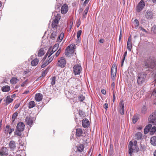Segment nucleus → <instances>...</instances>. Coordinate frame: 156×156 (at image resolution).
<instances>
[{"label": "nucleus", "mask_w": 156, "mask_h": 156, "mask_svg": "<svg viewBox=\"0 0 156 156\" xmlns=\"http://www.w3.org/2000/svg\"><path fill=\"white\" fill-rule=\"evenodd\" d=\"M60 52H59V51H58L55 54V56L56 57H57L58 56L59 54H60Z\"/></svg>", "instance_id": "59"}, {"label": "nucleus", "mask_w": 156, "mask_h": 156, "mask_svg": "<svg viewBox=\"0 0 156 156\" xmlns=\"http://www.w3.org/2000/svg\"><path fill=\"white\" fill-rule=\"evenodd\" d=\"M147 108L146 107L144 106L141 108V112L143 114H145L146 112Z\"/></svg>", "instance_id": "39"}, {"label": "nucleus", "mask_w": 156, "mask_h": 156, "mask_svg": "<svg viewBox=\"0 0 156 156\" xmlns=\"http://www.w3.org/2000/svg\"><path fill=\"white\" fill-rule=\"evenodd\" d=\"M20 105V104H16L14 107V108L15 109H17V108H19V107Z\"/></svg>", "instance_id": "53"}, {"label": "nucleus", "mask_w": 156, "mask_h": 156, "mask_svg": "<svg viewBox=\"0 0 156 156\" xmlns=\"http://www.w3.org/2000/svg\"><path fill=\"white\" fill-rule=\"evenodd\" d=\"M148 120L149 122L154 125H156V111L154 113L150 116Z\"/></svg>", "instance_id": "10"}, {"label": "nucleus", "mask_w": 156, "mask_h": 156, "mask_svg": "<svg viewBox=\"0 0 156 156\" xmlns=\"http://www.w3.org/2000/svg\"><path fill=\"white\" fill-rule=\"evenodd\" d=\"M121 37H122V34H121V30L120 34V35L119 36V41H120V40L121 39Z\"/></svg>", "instance_id": "57"}, {"label": "nucleus", "mask_w": 156, "mask_h": 156, "mask_svg": "<svg viewBox=\"0 0 156 156\" xmlns=\"http://www.w3.org/2000/svg\"><path fill=\"white\" fill-rule=\"evenodd\" d=\"M14 129H10L9 132V134H10L12 132L14 131Z\"/></svg>", "instance_id": "56"}, {"label": "nucleus", "mask_w": 156, "mask_h": 156, "mask_svg": "<svg viewBox=\"0 0 156 156\" xmlns=\"http://www.w3.org/2000/svg\"><path fill=\"white\" fill-rule=\"evenodd\" d=\"M44 54V49L41 48L39 50L38 53V56H41Z\"/></svg>", "instance_id": "31"}, {"label": "nucleus", "mask_w": 156, "mask_h": 156, "mask_svg": "<svg viewBox=\"0 0 156 156\" xmlns=\"http://www.w3.org/2000/svg\"><path fill=\"white\" fill-rule=\"evenodd\" d=\"M150 131V130L147 127H145L144 130V134L147 133Z\"/></svg>", "instance_id": "46"}, {"label": "nucleus", "mask_w": 156, "mask_h": 156, "mask_svg": "<svg viewBox=\"0 0 156 156\" xmlns=\"http://www.w3.org/2000/svg\"><path fill=\"white\" fill-rule=\"evenodd\" d=\"M78 100L80 101H83L85 99V97L82 94L79 95L78 96Z\"/></svg>", "instance_id": "37"}, {"label": "nucleus", "mask_w": 156, "mask_h": 156, "mask_svg": "<svg viewBox=\"0 0 156 156\" xmlns=\"http://www.w3.org/2000/svg\"><path fill=\"white\" fill-rule=\"evenodd\" d=\"M82 70L81 66L79 64H76L73 67V72L75 75H80Z\"/></svg>", "instance_id": "6"}, {"label": "nucleus", "mask_w": 156, "mask_h": 156, "mask_svg": "<svg viewBox=\"0 0 156 156\" xmlns=\"http://www.w3.org/2000/svg\"><path fill=\"white\" fill-rule=\"evenodd\" d=\"M64 36V33H62L58 37L57 40V41L58 42H61Z\"/></svg>", "instance_id": "26"}, {"label": "nucleus", "mask_w": 156, "mask_h": 156, "mask_svg": "<svg viewBox=\"0 0 156 156\" xmlns=\"http://www.w3.org/2000/svg\"><path fill=\"white\" fill-rule=\"evenodd\" d=\"M153 27L154 29V31L155 33H156V25H154L153 26Z\"/></svg>", "instance_id": "63"}, {"label": "nucleus", "mask_w": 156, "mask_h": 156, "mask_svg": "<svg viewBox=\"0 0 156 156\" xmlns=\"http://www.w3.org/2000/svg\"><path fill=\"white\" fill-rule=\"evenodd\" d=\"M27 81V80H26L25 82H23V83L21 84V86L22 87L24 86L25 84H26Z\"/></svg>", "instance_id": "61"}, {"label": "nucleus", "mask_w": 156, "mask_h": 156, "mask_svg": "<svg viewBox=\"0 0 156 156\" xmlns=\"http://www.w3.org/2000/svg\"><path fill=\"white\" fill-rule=\"evenodd\" d=\"M76 136L77 137H80L82 136L83 133L82 129L80 128H78L76 129Z\"/></svg>", "instance_id": "20"}, {"label": "nucleus", "mask_w": 156, "mask_h": 156, "mask_svg": "<svg viewBox=\"0 0 156 156\" xmlns=\"http://www.w3.org/2000/svg\"><path fill=\"white\" fill-rule=\"evenodd\" d=\"M152 125L151 124H149L146 127H147L148 129L150 130V129H151L152 127Z\"/></svg>", "instance_id": "51"}, {"label": "nucleus", "mask_w": 156, "mask_h": 156, "mask_svg": "<svg viewBox=\"0 0 156 156\" xmlns=\"http://www.w3.org/2000/svg\"><path fill=\"white\" fill-rule=\"evenodd\" d=\"M117 72V66L115 64H113L112 67L111 75L112 80H114Z\"/></svg>", "instance_id": "11"}, {"label": "nucleus", "mask_w": 156, "mask_h": 156, "mask_svg": "<svg viewBox=\"0 0 156 156\" xmlns=\"http://www.w3.org/2000/svg\"><path fill=\"white\" fill-rule=\"evenodd\" d=\"M59 47V44H55L53 48H50L48 50L46 53L47 55H48V57L50 56Z\"/></svg>", "instance_id": "8"}, {"label": "nucleus", "mask_w": 156, "mask_h": 156, "mask_svg": "<svg viewBox=\"0 0 156 156\" xmlns=\"http://www.w3.org/2000/svg\"><path fill=\"white\" fill-rule=\"evenodd\" d=\"M127 46L128 50L130 51L132 48L131 41H127Z\"/></svg>", "instance_id": "29"}, {"label": "nucleus", "mask_w": 156, "mask_h": 156, "mask_svg": "<svg viewBox=\"0 0 156 156\" xmlns=\"http://www.w3.org/2000/svg\"><path fill=\"white\" fill-rule=\"evenodd\" d=\"M60 19V16L59 14H57L55 16V19L52 21L51 26L52 28H56L58 24L59 20Z\"/></svg>", "instance_id": "7"}, {"label": "nucleus", "mask_w": 156, "mask_h": 156, "mask_svg": "<svg viewBox=\"0 0 156 156\" xmlns=\"http://www.w3.org/2000/svg\"><path fill=\"white\" fill-rule=\"evenodd\" d=\"M16 156H21V154H20V151H17L16 153Z\"/></svg>", "instance_id": "49"}, {"label": "nucleus", "mask_w": 156, "mask_h": 156, "mask_svg": "<svg viewBox=\"0 0 156 156\" xmlns=\"http://www.w3.org/2000/svg\"><path fill=\"white\" fill-rule=\"evenodd\" d=\"M146 74L143 73H141L138 74L137 76V82L139 84H141L145 81Z\"/></svg>", "instance_id": "5"}, {"label": "nucleus", "mask_w": 156, "mask_h": 156, "mask_svg": "<svg viewBox=\"0 0 156 156\" xmlns=\"http://www.w3.org/2000/svg\"><path fill=\"white\" fill-rule=\"evenodd\" d=\"M145 6V3L143 0H141L138 3L136 6V10L138 12H140L142 10Z\"/></svg>", "instance_id": "12"}, {"label": "nucleus", "mask_w": 156, "mask_h": 156, "mask_svg": "<svg viewBox=\"0 0 156 156\" xmlns=\"http://www.w3.org/2000/svg\"><path fill=\"white\" fill-rule=\"evenodd\" d=\"M82 125L84 128H87L88 127L89 124V122L87 119H83L82 121Z\"/></svg>", "instance_id": "17"}, {"label": "nucleus", "mask_w": 156, "mask_h": 156, "mask_svg": "<svg viewBox=\"0 0 156 156\" xmlns=\"http://www.w3.org/2000/svg\"><path fill=\"white\" fill-rule=\"evenodd\" d=\"M146 150V147L145 145L141 144L140 147V150L144 151Z\"/></svg>", "instance_id": "41"}, {"label": "nucleus", "mask_w": 156, "mask_h": 156, "mask_svg": "<svg viewBox=\"0 0 156 156\" xmlns=\"http://www.w3.org/2000/svg\"><path fill=\"white\" fill-rule=\"evenodd\" d=\"M92 152H93V149H92V148L91 147L90 149L88 151V154H90V156H91L92 155Z\"/></svg>", "instance_id": "48"}, {"label": "nucleus", "mask_w": 156, "mask_h": 156, "mask_svg": "<svg viewBox=\"0 0 156 156\" xmlns=\"http://www.w3.org/2000/svg\"><path fill=\"white\" fill-rule=\"evenodd\" d=\"M39 62V60L37 58H35L31 62V65L32 66H36Z\"/></svg>", "instance_id": "24"}, {"label": "nucleus", "mask_w": 156, "mask_h": 156, "mask_svg": "<svg viewBox=\"0 0 156 156\" xmlns=\"http://www.w3.org/2000/svg\"><path fill=\"white\" fill-rule=\"evenodd\" d=\"M25 121L27 124L30 126L32 125L33 123V121L32 118L30 116H27L25 119Z\"/></svg>", "instance_id": "15"}, {"label": "nucleus", "mask_w": 156, "mask_h": 156, "mask_svg": "<svg viewBox=\"0 0 156 156\" xmlns=\"http://www.w3.org/2000/svg\"><path fill=\"white\" fill-rule=\"evenodd\" d=\"M75 45L72 44L68 46L65 51V53L68 56H70L73 54L74 52L75 47Z\"/></svg>", "instance_id": "4"}, {"label": "nucleus", "mask_w": 156, "mask_h": 156, "mask_svg": "<svg viewBox=\"0 0 156 156\" xmlns=\"http://www.w3.org/2000/svg\"><path fill=\"white\" fill-rule=\"evenodd\" d=\"M131 35H130V36L128 38V39L127 41H131Z\"/></svg>", "instance_id": "64"}, {"label": "nucleus", "mask_w": 156, "mask_h": 156, "mask_svg": "<svg viewBox=\"0 0 156 156\" xmlns=\"http://www.w3.org/2000/svg\"><path fill=\"white\" fill-rule=\"evenodd\" d=\"M8 149L6 147H3L2 148L0 152V155L3 156L8 154Z\"/></svg>", "instance_id": "19"}, {"label": "nucleus", "mask_w": 156, "mask_h": 156, "mask_svg": "<svg viewBox=\"0 0 156 156\" xmlns=\"http://www.w3.org/2000/svg\"><path fill=\"white\" fill-rule=\"evenodd\" d=\"M9 125H6V129H5V131L6 132V133H8L9 132Z\"/></svg>", "instance_id": "45"}, {"label": "nucleus", "mask_w": 156, "mask_h": 156, "mask_svg": "<svg viewBox=\"0 0 156 156\" xmlns=\"http://www.w3.org/2000/svg\"><path fill=\"white\" fill-rule=\"evenodd\" d=\"M137 142L136 140H135L133 143L132 141L129 142L128 147L129 148V152L130 155L132 154L134 150H136L137 151H139V149L137 147Z\"/></svg>", "instance_id": "2"}, {"label": "nucleus", "mask_w": 156, "mask_h": 156, "mask_svg": "<svg viewBox=\"0 0 156 156\" xmlns=\"http://www.w3.org/2000/svg\"><path fill=\"white\" fill-rule=\"evenodd\" d=\"M89 7H87L86 8L85 10H84V11L83 12V18H85L86 17V15L88 12V10H89Z\"/></svg>", "instance_id": "32"}, {"label": "nucleus", "mask_w": 156, "mask_h": 156, "mask_svg": "<svg viewBox=\"0 0 156 156\" xmlns=\"http://www.w3.org/2000/svg\"><path fill=\"white\" fill-rule=\"evenodd\" d=\"M82 31L81 30H79L77 33V39L79 40V38L81 34Z\"/></svg>", "instance_id": "42"}, {"label": "nucleus", "mask_w": 156, "mask_h": 156, "mask_svg": "<svg viewBox=\"0 0 156 156\" xmlns=\"http://www.w3.org/2000/svg\"><path fill=\"white\" fill-rule=\"evenodd\" d=\"M35 105L36 104L34 101H30L29 103L28 108H33L35 107Z\"/></svg>", "instance_id": "27"}, {"label": "nucleus", "mask_w": 156, "mask_h": 156, "mask_svg": "<svg viewBox=\"0 0 156 156\" xmlns=\"http://www.w3.org/2000/svg\"><path fill=\"white\" fill-rule=\"evenodd\" d=\"M56 34L57 33L55 32H53L52 33L51 35V38L52 39L54 40L55 39Z\"/></svg>", "instance_id": "40"}, {"label": "nucleus", "mask_w": 156, "mask_h": 156, "mask_svg": "<svg viewBox=\"0 0 156 156\" xmlns=\"http://www.w3.org/2000/svg\"><path fill=\"white\" fill-rule=\"evenodd\" d=\"M53 59V57L51 56L47 61L49 63H50Z\"/></svg>", "instance_id": "50"}, {"label": "nucleus", "mask_w": 156, "mask_h": 156, "mask_svg": "<svg viewBox=\"0 0 156 156\" xmlns=\"http://www.w3.org/2000/svg\"><path fill=\"white\" fill-rule=\"evenodd\" d=\"M153 14L151 11H147L145 15V17L148 20H151L153 18Z\"/></svg>", "instance_id": "13"}, {"label": "nucleus", "mask_w": 156, "mask_h": 156, "mask_svg": "<svg viewBox=\"0 0 156 156\" xmlns=\"http://www.w3.org/2000/svg\"><path fill=\"white\" fill-rule=\"evenodd\" d=\"M45 74H46V71L45 70L42 73L41 77H44V76H45ZM40 77H41V76Z\"/></svg>", "instance_id": "55"}, {"label": "nucleus", "mask_w": 156, "mask_h": 156, "mask_svg": "<svg viewBox=\"0 0 156 156\" xmlns=\"http://www.w3.org/2000/svg\"><path fill=\"white\" fill-rule=\"evenodd\" d=\"M127 51H126L125 52V53H124V55H123V58H124V59H125V57H126V56L127 55Z\"/></svg>", "instance_id": "60"}, {"label": "nucleus", "mask_w": 156, "mask_h": 156, "mask_svg": "<svg viewBox=\"0 0 156 156\" xmlns=\"http://www.w3.org/2000/svg\"><path fill=\"white\" fill-rule=\"evenodd\" d=\"M56 79V78L55 76H54L51 78V83L52 85H53L55 84Z\"/></svg>", "instance_id": "36"}, {"label": "nucleus", "mask_w": 156, "mask_h": 156, "mask_svg": "<svg viewBox=\"0 0 156 156\" xmlns=\"http://www.w3.org/2000/svg\"><path fill=\"white\" fill-rule=\"evenodd\" d=\"M66 64V61L65 59L63 57L60 58V60L58 61L57 65L61 68L64 67Z\"/></svg>", "instance_id": "9"}, {"label": "nucleus", "mask_w": 156, "mask_h": 156, "mask_svg": "<svg viewBox=\"0 0 156 156\" xmlns=\"http://www.w3.org/2000/svg\"><path fill=\"white\" fill-rule=\"evenodd\" d=\"M18 80L16 78L12 77L10 80V81L11 83L12 84H16L18 81Z\"/></svg>", "instance_id": "30"}, {"label": "nucleus", "mask_w": 156, "mask_h": 156, "mask_svg": "<svg viewBox=\"0 0 156 156\" xmlns=\"http://www.w3.org/2000/svg\"><path fill=\"white\" fill-rule=\"evenodd\" d=\"M13 100L12 98H11L9 96H8L6 100H4V101H5V105H7L12 102Z\"/></svg>", "instance_id": "23"}, {"label": "nucleus", "mask_w": 156, "mask_h": 156, "mask_svg": "<svg viewBox=\"0 0 156 156\" xmlns=\"http://www.w3.org/2000/svg\"><path fill=\"white\" fill-rule=\"evenodd\" d=\"M84 148V145L83 144H80L78 147V150L80 152H81L83 151Z\"/></svg>", "instance_id": "34"}, {"label": "nucleus", "mask_w": 156, "mask_h": 156, "mask_svg": "<svg viewBox=\"0 0 156 156\" xmlns=\"http://www.w3.org/2000/svg\"><path fill=\"white\" fill-rule=\"evenodd\" d=\"M115 99V96L114 91H113V101L114 102Z\"/></svg>", "instance_id": "58"}, {"label": "nucleus", "mask_w": 156, "mask_h": 156, "mask_svg": "<svg viewBox=\"0 0 156 156\" xmlns=\"http://www.w3.org/2000/svg\"><path fill=\"white\" fill-rule=\"evenodd\" d=\"M144 66L146 68H148L152 69L155 66L154 61L151 57H148L144 61Z\"/></svg>", "instance_id": "3"}, {"label": "nucleus", "mask_w": 156, "mask_h": 156, "mask_svg": "<svg viewBox=\"0 0 156 156\" xmlns=\"http://www.w3.org/2000/svg\"><path fill=\"white\" fill-rule=\"evenodd\" d=\"M2 90L3 92H8L10 90V87L8 86H4L2 87Z\"/></svg>", "instance_id": "25"}, {"label": "nucleus", "mask_w": 156, "mask_h": 156, "mask_svg": "<svg viewBox=\"0 0 156 156\" xmlns=\"http://www.w3.org/2000/svg\"><path fill=\"white\" fill-rule=\"evenodd\" d=\"M9 146L11 149L14 150L16 147V143L15 141H11L9 143Z\"/></svg>", "instance_id": "22"}, {"label": "nucleus", "mask_w": 156, "mask_h": 156, "mask_svg": "<svg viewBox=\"0 0 156 156\" xmlns=\"http://www.w3.org/2000/svg\"><path fill=\"white\" fill-rule=\"evenodd\" d=\"M134 22L135 23V27H137L139 26V23L137 20L135 19L134 20Z\"/></svg>", "instance_id": "43"}, {"label": "nucleus", "mask_w": 156, "mask_h": 156, "mask_svg": "<svg viewBox=\"0 0 156 156\" xmlns=\"http://www.w3.org/2000/svg\"><path fill=\"white\" fill-rule=\"evenodd\" d=\"M124 103L123 101H121L119 103V105L120 107V109L119 110L120 113L122 115L124 113Z\"/></svg>", "instance_id": "16"}, {"label": "nucleus", "mask_w": 156, "mask_h": 156, "mask_svg": "<svg viewBox=\"0 0 156 156\" xmlns=\"http://www.w3.org/2000/svg\"><path fill=\"white\" fill-rule=\"evenodd\" d=\"M139 119L137 115H134L133 118V123H135Z\"/></svg>", "instance_id": "35"}, {"label": "nucleus", "mask_w": 156, "mask_h": 156, "mask_svg": "<svg viewBox=\"0 0 156 156\" xmlns=\"http://www.w3.org/2000/svg\"><path fill=\"white\" fill-rule=\"evenodd\" d=\"M79 114L80 116H83L84 113L81 110H80L79 111Z\"/></svg>", "instance_id": "47"}, {"label": "nucleus", "mask_w": 156, "mask_h": 156, "mask_svg": "<svg viewBox=\"0 0 156 156\" xmlns=\"http://www.w3.org/2000/svg\"><path fill=\"white\" fill-rule=\"evenodd\" d=\"M124 60H125L124 58H123V59L122 60V61L121 64V67H122L123 65V63H124Z\"/></svg>", "instance_id": "62"}, {"label": "nucleus", "mask_w": 156, "mask_h": 156, "mask_svg": "<svg viewBox=\"0 0 156 156\" xmlns=\"http://www.w3.org/2000/svg\"><path fill=\"white\" fill-rule=\"evenodd\" d=\"M101 92L104 95L106 94V91L104 89L102 90H101Z\"/></svg>", "instance_id": "54"}, {"label": "nucleus", "mask_w": 156, "mask_h": 156, "mask_svg": "<svg viewBox=\"0 0 156 156\" xmlns=\"http://www.w3.org/2000/svg\"><path fill=\"white\" fill-rule=\"evenodd\" d=\"M156 131V127L153 126L151 129V131H150V133L151 134H153Z\"/></svg>", "instance_id": "38"}, {"label": "nucleus", "mask_w": 156, "mask_h": 156, "mask_svg": "<svg viewBox=\"0 0 156 156\" xmlns=\"http://www.w3.org/2000/svg\"><path fill=\"white\" fill-rule=\"evenodd\" d=\"M48 64H49V63L47 61L46 62H44V64H43L41 65V68H44L46 66H47Z\"/></svg>", "instance_id": "44"}, {"label": "nucleus", "mask_w": 156, "mask_h": 156, "mask_svg": "<svg viewBox=\"0 0 156 156\" xmlns=\"http://www.w3.org/2000/svg\"><path fill=\"white\" fill-rule=\"evenodd\" d=\"M135 139L137 140L141 139L142 137V134L140 132H138L136 133L135 136Z\"/></svg>", "instance_id": "28"}, {"label": "nucleus", "mask_w": 156, "mask_h": 156, "mask_svg": "<svg viewBox=\"0 0 156 156\" xmlns=\"http://www.w3.org/2000/svg\"><path fill=\"white\" fill-rule=\"evenodd\" d=\"M18 113L17 112H16L13 114L12 117V120L13 122L14 121L16 117H17L18 116Z\"/></svg>", "instance_id": "33"}, {"label": "nucleus", "mask_w": 156, "mask_h": 156, "mask_svg": "<svg viewBox=\"0 0 156 156\" xmlns=\"http://www.w3.org/2000/svg\"><path fill=\"white\" fill-rule=\"evenodd\" d=\"M43 97V95L41 94L37 93L35 95V99L37 101H40L42 100Z\"/></svg>", "instance_id": "18"}, {"label": "nucleus", "mask_w": 156, "mask_h": 156, "mask_svg": "<svg viewBox=\"0 0 156 156\" xmlns=\"http://www.w3.org/2000/svg\"><path fill=\"white\" fill-rule=\"evenodd\" d=\"M25 126V125L22 122H20L17 124L16 129L14 133L16 135L20 137L19 138V140H20L22 137H21L22 135L21 132L24 130Z\"/></svg>", "instance_id": "1"}, {"label": "nucleus", "mask_w": 156, "mask_h": 156, "mask_svg": "<svg viewBox=\"0 0 156 156\" xmlns=\"http://www.w3.org/2000/svg\"><path fill=\"white\" fill-rule=\"evenodd\" d=\"M151 144L154 146H156V136H154L152 137L150 139Z\"/></svg>", "instance_id": "21"}, {"label": "nucleus", "mask_w": 156, "mask_h": 156, "mask_svg": "<svg viewBox=\"0 0 156 156\" xmlns=\"http://www.w3.org/2000/svg\"><path fill=\"white\" fill-rule=\"evenodd\" d=\"M68 6L66 4H64L62 7L61 11L62 14H66L68 11Z\"/></svg>", "instance_id": "14"}, {"label": "nucleus", "mask_w": 156, "mask_h": 156, "mask_svg": "<svg viewBox=\"0 0 156 156\" xmlns=\"http://www.w3.org/2000/svg\"><path fill=\"white\" fill-rule=\"evenodd\" d=\"M108 107V105L107 103H105L104 105V108L107 110Z\"/></svg>", "instance_id": "52"}]
</instances>
